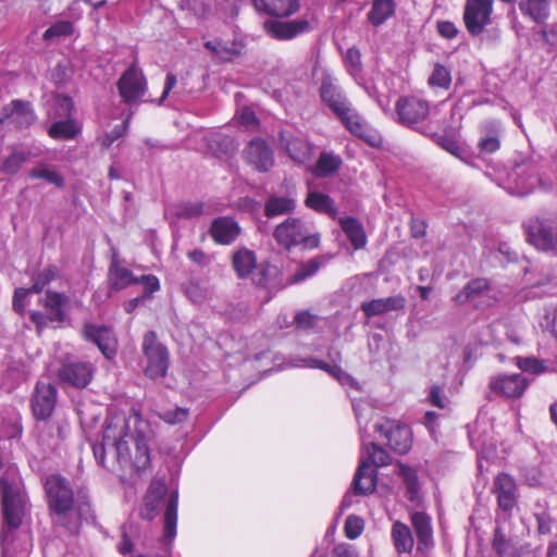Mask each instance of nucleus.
<instances>
[{"label": "nucleus", "instance_id": "72a5a7b5", "mask_svg": "<svg viewBox=\"0 0 557 557\" xmlns=\"http://www.w3.org/2000/svg\"><path fill=\"white\" fill-rule=\"evenodd\" d=\"M296 208V201L292 197L270 196L264 203V215L274 218L282 214L292 213Z\"/></svg>", "mask_w": 557, "mask_h": 557}, {"label": "nucleus", "instance_id": "f03ea898", "mask_svg": "<svg viewBox=\"0 0 557 557\" xmlns=\"http://www.w3.org/2000/svg\"><path fill=\"white\" fill-rule=\"evenodd\" d=\"M149 433L139 414L116 413L107 420L102 442L92 445L95 459L114 473L132 468L139 473L150 466Z\"/></svg>", "mask_w": 557, "mask_h": 557}, {"label": "nucleus", "instance_id": "5701e85b", "mask_svg": "<svg viewBox=\"0 0 557 557\" xmlns=\"http://www.w3.org/2000/svg\"><path fill=\"white\" fill-rule=\"evenodd\" d=\"M209 234L214 243L230 245L239 236L240 227L233 218L220 216L211 222Z\"/></svg>", "mask_w": 557, "mask_h": 557}, {"label": "nucleus", "instance_id": "423d86ee", "mask_svg": "<svg viewBox=\"0 0 557 557\" xmlns=\"http://www.w3.org/2000/svg\"><path fill=\"white\" fill-rule=\"evenodd\" d=\"M383 466V448L370 443L367 454L361 456L359 467L351 482L352 494L347 492L341 503L339 509L344 511L354 504V496H364L374 492L376 486L377 469Z\"/></svg>", "mask_w": 557, "mask_h": 557}, {"label": "nucleus", "instance_id": "7ed1b4c3", "mask_svg": "<svg viewBox=\"0 0 557 557\" xmlns=\"http://www.w3.org/2000/svg\"><path fill=\"white\" fill-rule=\"evenodd\" d=\"M44 488L53 523L69 532L77 530L81 518L91 515L90 496L86 487H79L74 493L66 478L53 473L45 479Z\"/></svg>", "mask_w": 557, "mask_h": 557}, {"label": "nucleus", "instance_id": "37998d69", "mask_svg": "<svg viewBox=\"0 0 557 557\" xmlns=\"http://www.w3.org/2000/svg\"><path fill=\"white\" fill-rule=\"evenodd\" d=\"M480 154H490L496 152L500 147L499 125L496 122L488 124V128L480 138L478 144Z\"/></svg>", "mask_w": 557, "mask_h": 557}, {"label": "nucleus", "instance_id": "6ab92c4d", "mask_svg": "<svg viewBox=\"0 0 557 557\" xmlns=\"http://www.w3.org/2000/svg\"><path fill=\"white\" fill-rule=\"evenodd\" d=\"M84 336L95 343L107 359H113L117 351V341L112 329L104 325L86 323Z\"/></svg>", "mask_w": 557, "mask_h": 557}, {"label": "nucleus", "instance_id": "c03bdc74", "mask_svg": "<svg viewBox=\"0 0 557 557\" xmlns=\"http://www.w3.org/2000/svg\"><path fill=\"white\" fill-rule=\"evenodd\" d=\"M347 129L364 140L371 147L380 148L383 141L381 135L377 132L370 129L367 125L361 123L360 117L354 120V122L347 126Z\"/></svg>", "mask_w": 557, "mask_h": 557}, {"label": "nucleus", "instance_id": "bf43d9fd", "mask_svg": "<svg viewBox=\"0 0 557 557\" xmlns=\"http://www.w3.org/2000/svg\"><path fill=\"white\" fill-rule=\"evenodd\" d=\"M185 294L194 304H202L209 296V289L199 281H189Z\"/></svg>", "mask_w": 557, "mask_h": 557}, {"label": "nucleus", "instance_id": "412c9836", "mask_svg": "<svg viewBox=\"0 0 557 557\" xmlns=\"http://www.w3.org/2000/svg\"><path fill=\"white\" fill-rule=\"evenodd\" d=\"M246 160L259 172H268L274 165L273 151L265 140L255 138L245 149Z\"/></svg>", "mask_w": 557, "mask_h": 557}, {"label": "nucleus", "instance_id": "ea45409f", "mask_svg": "<svg viewBox=\"0 0 557 557\" xmlns=\"http://www.w3.org/2000/svg\"><path fill=\"white\" fill-rule=\"evenodd\" d=\"M392 539L398 553H410L413 547V537L408 525L395 522L392 528Z\"/></svg>", "mask_w": 557, "mask_h": 557}, {"label": "nucleus", "instance_id": "8fccbe9b", "mask_svg": "<svg viewBox=\"0 0 557 557\" xmlns=\"http://www.w3.org/2000/svg\"><path fill=\"white\" fill-rule=\"evenodd\" d=\"M28 158V152L13 149L12 152L3 159L0 171L7 175H14L21 170Z\"/></svg>", "mask_w": 557, "mask_h": 557}, {"label": "nucleus", "instance_id": "f8f14e48", "mask_svg": "<svg viewBox=\"0 0 557 557\" xmlns=\"http://www.w3.org/2000/svg\"><path fill=\"white\" fill-rule=\"evenodd\" d=\"M95 367L88 361L65 359L57 371L58 380L72 387L85 388L94 377Z\"/></svg>", "mask_w": 557, "mask_h": 557}, {"label": "nucleus", "instance_id": "f257e3e1", "mask_svg": "<svg viewBox=\"0 0 557 557\" xmlns=\"http://www.w3.org/2000/svg\"><path fill=\"white\" fill-rule=\"evenodd\" d=\"M149 433L139 414L116 413L107 420L102 442L92 445L95 459L114 473L132 468L139 473L150 466Z\"/></svg>", "mask_w": 557, "mask_h": 557}, {"label": "nucleus", "instance_id": "20e7f679", "mask_svg": "<svg viewBox=\"0 0 557 557\" xmlns=\"http://www.w3.org/2000/svg\"><path fill=\"white\" fill-rule=\"evenodd\" d=\"M9 468L0 478V492L2 497L3 525L0 532V545L4 557L11 555V544L14 542L15 533L20 528L24 511L25 497L16 483L10 482Z\"/></svg>", "mask_w": 557, "mask_h": 557}, {"label": "nucleus", "instance_id": "6e6552de", "mask_svg": "<svg viewBox=\"0 0 557 557\" xmlns=\"http://www.w3.org/2000/svg\"><path fill=\"white\" fill-rule=\"evenodd\" d=\"M273 237L281 247L287 250L300 244L309 248H317L320 243L319 235H311L300 219L292 216L276 225Z\"/></svg>", "mask_w": 557, "mask_h": 557}, {"label": "nucleus", "instance_id": "4c0bfd02", "mask_svg": "<svg viewBox=\"0 0 557 557\" xmlns=\"http://www.w3.org/2000/svg\"><path fill=\"white\" fill-rule=\"evenodd\" d=\"M342 165V159L331 152H321L319 159L312 169L315 177L324 178L336 173Z\"/></svg>", "mask_w": 557, "mask_h": 557}, {"label": "nucleus", "instance_id": "7c9ffc66", "mask_svg": "<svg viewBox=\"0 0 557 557\" xmlns=\"http://www.w3.org/2000/svg\"><path fill=\"white\" fill-rule=\"evenodd\" d=\"M69 301V298L61 293L48 290L44 300V307L50 322L61 323L65 320L63 306Z\"/></svg>", "mask_w": 557, "mask_h": 557}, {"label": "nucleus", "instance_id": "58836bf2", "mask_svg": "<svg viewBox=\"0 0 557 557\" xmlns=\"http://www.w3.org/2000/svg\"><path fill=\"white\" fill-rule=\"evenodd\" d=\"M177 498V492H173L166 503L163 530L164 540L166 542H171L176 534Z\"/></svg>", "mask_w": 557, "mask_h": 557}, {"label": "nucleus", "instance_id": "338daca9", "mask_svg": "<svg viewBox=\"0 0 557 557\" xmlns=\"http://www.w3.org/2000/svg\"><path fill=\"white\" fill-rule=\"evenodd\" d=\"M188 417V410L185 408L176 407L174 409L165 410L161 418L170 424H176L185 421Z\"/></svg>", "mask_w": 557, "mask_h": 557}, {"label": "nucleus", "instance_id": "393cba45", "mask_svg": "<svg viewBox=\"0 0 557 557\" xmlns=\"http://www.w3.org/2000/svg\"><path fill=\"white\" fill-rule=\"evenodd\" d=\"M257 11L276 17H287L296 13L299 0H252Z\"/></svg>", "mask_w": 557, "mask_h": 557}, {"label": "nucleus", "instance_id": "052dcab7", "mask_svg": "<svg viewBox=\"0 0 557 557\" xmlns=\"http://www.w3.org/2000/svg\"><path fill=\"white\" fill-rule=\"evenodd\" d=\"M278 270L276 267L271 264H261L258 272L253 276V282L258 286L271 287V278L277 274Z\"/></svg>", "mask_w": 557, "mask_h": 557}, {"label": "nucleus", "instance_id": "f3484780", "mask_svg": "<svg viewBox=\"0 0 557 557\" xmlns=\"http://www.w3.org/2000/svg\"><path fill=\"white\" fill-rule=\"evenodd\" d=\"M529 384L528 379L520 373L499 374L491 379L490 388L496 395L506 398H519L524 394Z\"/></svg>", "mask_w": 557, "mask_h": 557}, {"label": "nucleus", "instance_id": "5fc2aeb1", "mask_svg": "<svg viewBox=\"0 0 557 557\" xmlns=\"http://www.w3.org/2000/svg\"><path fill=\"white\" fill-rule=\"evenodd\" d=\"M73 32V23L70 21L61 20L48 27L44 33L42 38L47 41H54L71 36Z\"/></svg>", "mask_w": 557, "mask_h": 557}, {"label": "nucleus", "instance_id": "79ce46f5", "mask_svg": "<svg viewBox=\"0 0 557 557\" xmlns=\"http://www.w3.org/2000/svg\"><path fill=\"white\" fill-rule=\"evenodd\" d=\"M81 128L73 119H63L55 121L49 128L48 135L53 139L69 140L73 139Z\"/></svg>", "mask_w": 557, "mask_h": 557}, {"label": "nucleus", "instance_id": "0e129e2a", "mask_svg": "<svg viewBox=\"0 0 557 557\" xmlns=\"http://www.w3.org/2000/svg\"><path fill=\"white\" fill-rule=\"evenodd\" d=\"M356 419L359 425L360 433L364 431L369 420L372 418L373 409L366 403H352Z\"/></svg>", "mask_w": 557, "mask_h": 557}, {"label": "nucleus", "instance_id": "4be33fe9", "mask_svg": "<svg viewBox=\"0 0 557 557\" xmlns=\"http://www.w3.org/2000/svg\"><path fill=\"white\" fill-rule=\"evenodd\" d=\"M166 494V485L162 480H153L144 497V504L140 508V517L147 521L154 519L158 513L161 504L164 502Z\"/></svg>", "mask_w": 557, "mask_h": 557}, {"label": "nucleus", "instance_id": "603ef678", "mask_svg": "<svg viewBox=\"0 0 557 557\" xmlns=\"http://www.w3.org/2000/svg\"><path fill=\"white\" fill-rule=\"evenodd\" d=\"M428 84L432 89L448 90L451 85L450 71L441 63H436L429 76Z\"/></svg>", "mask_w": 557, "mask_h": 557}, {"label": "nucleus", "instance_id": "b1692460", "mask_svg": "<svg viewBox=\"0 0 557 557\" xmlns=\"http://www.w3.org/2000/svg\"><path fill=\"white\" fill-rule=\"evenodd\" d=\"M518 8L524 18L536 25H544L550 15V0H519Z\"/></svg>", "mask_w": 557, "mask_h": 557}, {"label": "nucleus", "instance_id": "473e14b6", "mask_svg": "<svg viewBox=\"0 0 557 557\" xmlns=\"http://www.w3.org/2000/svg\"><path fill=\"white\" fill-rule=\"evenodd\" d=\"M140 285L144 287L143 294L124 304L127 313H132L140 304L150 299L152 294L160 288L159 280L151 274L141 275Z\"/></svg>", "mask_w": 557, "mask_h": 557}, {"label": "nucleus", "instance_id": "49530a36", "mask_svg": "<svg viewBox=\"0 0 557 557\" xmlns=\"http://www.w3.org/2000/svg\"><path fill=\"white\" fill-rule=\"evenodd\" d=\"M30 178H40L57 186L63 188L65 185L64 177L58 173L53 166L47 165L46 163L36 164L29 172Z\"/></svg>", "mask_w": 557, "mask_h": 557}, {"label": "nucleus", "instance_id": "3c124183", "mask_svg": "<svg viewBox=\"0 0 557 557\" xmlns=\"http://www.w3.org/2000/svg\"><path fill=\"white\" fill-rule=\"evenodd\" d=\"M74 102L70 96L58 94L53 97V111L50 119H73Z\"/></svg>", "mask_w": 557, "mask_h": 557}, {"label": "nucleus", "instance_id": "6e6d98bb", "mask_svg": "<svg viewBox=\"0 0 557 557\" xmlns=\"http://www.w3.org/2000/svg\"><path fill=\"white\" fill-rule=\"evenodd\" d=\"M516 364L521 371L533 375H539L548 371L547 363L535 357H517Z\"/></svg>", "mask_w": 557, "mask_h": 557}, {"label": "nucleus", "instance_id": "9d476101", "mask_svg": "<svg viewBox=\"0 0 557 557\" xmlns=\"http://www.w3.org/2000/svg\"><path fill=\"white\" fill-rule=\"evenodd\" d=\"M525 231L529 243L535 248L557 252V215L530 220Z\"/></svg>", "mask_w": 557, "mask_h": 557}, {"label": "nucleus", "instance_id": "680f3d73", "mask_svg": "<svg viewBox=\"0 0 557 557\" xmlns=\"http://www.w3.org/2000/svg\"><path fill=\"white\" fill-rule=\"evenodd\" d=\"M320 94L322 100L327 106L342 96V94L337 90V87L334 85L333 79L330 75H325L322 78Z\"/></svg>", "mask_w": 557, "mask_h": 557}, {"label": "nucleus", "instance_id": "f704fd0d", "mask_svg": "<svg viewBox=\"0 0 557 557\" xmlns=\"http://www.w3.org/2000/svg\"><path fill=\"white\" fill-rule=\"evenodd\" d=\"M232 263L238 277L245 278L256 268L257 258L252 250L242 248L233 255Z\"/></svg>", "mask_w": 557, "mask_h": 557}, {"label": "nucleus", "instance_id": "864d4df0", "mask_svg": "<svg viewBox=\"0 0 557 557\" xmlns=\"http://www.w3.org/2000/svg\"><path fill=\"white\" fill-rule=\"evenodd\" d=\"M329 108L336 114L343 124L347 127L359 115L350 108L349 102L343 95L329 104Z\"/></svg>", "mask_w": 557, "mask_h": 557}, {"label": "nucleus", "instance_id": "e433bc0d", "mask_svg": "<svg viewBox=\"0 0 557 557\" xmlns=\"http://www.w3.org/2000/svg\"><path fill=\"white\" fill-rule=\"evenodd\" d=\"M305 205L319 213H324L333 218L337 213L333 199L329 195L320 191H309Z\"/></svg>", "mask_w": 557, "mask_h": 557}, {"label": "nucleus", "instance_id": "bb28decb", "mask_svg": "<svg viewBox=\"0 0 557 557\" xmlns=\"http://www.w3.org/2000/svg\"><path fill=\"white\" fill-rule=\"evenodd\" d=\"M436 143L447 152L455 156L466 164L479 169L482 163L481 156H474L469 149L453 137L436 136Z\"/></svg>", "mask_w": 557, "mask_h": 557}, {"label": "nucleus", "instance_id": "c756f323", "mask_svg": "<svg viewBox=\"0 0 557 557\" xmlns=\"http://www.w3.org/2000/svg\"><path fill=\"white\" fill-rule=\"evenodd\" d=\"M108 276L110 286L115 290L124 289L133 284L140 285L141 281V276H135L131 270L121 267L115 259L110 264Z\"/></svg>", "mask_w": 557, "mask_h": 557}, {"label": "nucleus", "instance_id": "a878e982", "mask_svg": "<svg viewBox=\"0 0 557 557\" xmlns=\"http://www.w3.org/2000/svg\"><path fill=\"white\" fill-rule=\"evenodd\" d=\"M494 491L497 495L498 506L505 510H511L516 505V483L507 473L497 475L494 483Z\"/></svg>", "mask_w": 557, "mask_h": 557}, {"label": "nucleus", "instance_id": "39448f33", "mask_svg": "<svg viewBox=\"0 0 557 557\" xmlns=\"http://www.w3.org/2000/svg\"><path fill=\"white\" fill-rule=\"evenodd\" d=\"M58 392L53 384L39 381L32 397V410L38 420L39 438L47 444L57 445L65 438L67 424L62 421L48 422L57 404Z\"/></svg>", "mask_w": 557, "mask_h": 557}, {"label": "nucleus", "instance_id": "de8ad7c7", "mask_svg": "<svg viewBox=\"0 0 557 557\" xmlns=\"http://www.w3.org/2000/svg\"><path fill=\"white\" fill-rule=\"evenodd\" d=\"M396 468L406 486L408 498L414 500L419 492V479L416 469L404 463H397Z\"/></svg>", "mask_w": 557, "mask_h": 557}, {"label": "nucleus", "instance_id": "c9c22d12", "mask_svg": "<svg viewBox=\"0 0 557 557\" xmlns=\"http://www.w3.org/2000/svg\"><path fill=\"white\" fill-rule=\"evenodd\" d=\"M205 47L223 62L232 61L236 57L240 55L243 49L240 44L235 41L227 44L221 40L206 41Z\"/></svg>", "mask_w": 557, "mask_h": 557}, {"label": "nucleus", "instance_id": "9b49d317", "mask_svg": "<svg viewBox=\"0 0 557 557\" xmlns=\"http://www.w3.org/2000/svg\"><path fill=\"white\" fill-rule=\"evenodd\" d=\"M143 354L147 359L145 373L151 379L163 377L169 368L166 347L158 341L157 334L149 331L143 338Z\"/></svg>", "mask_w": 557, "mask_h": 557}, {"label": "nucleus", "instance_id": "e2e57ef3", "mask_svg": "<svg viewBox=\"0 0 557 557\" xmlns=\"http://www.w3.org/2000/svg\"><path fill=\"white\" fill-rule=\"evenodd\" d=\"M364 528L363 520L355 515H349L345 521L344 531L346 537L355 540L361 535Z\"/></svg>", "mask_w": 557, "mask_h": 557}, {"label": "nucleus", "instance_id": "a19ab883", "mask_svg": "<svg viewBox=\"0 0 557 557\" xmlns=\"http://www.w3.org/2000/svg\"><path fill=\"white\" fill-rule=\"evenodd\" d=\"M326 261H327V259L325 257L321 256V257L312 258V259L308 260L307 262L300 263L299 267L297 268L296 272L288 277L287 284H289V285L297 284V283L305 281L306 278L314 275L317 273V271L323 264H325Z\"/></svg>", "mask_w": 557, "mask_h": 557}, {"label": "nucleus", "instance_id": "a18cd8bd", "mask_svg": "<svg viewBox=\"0 0 557 557\" xmlns=\"http://www.w3.org/2000/svg\"><path fill=\"white\" fill-rule=\"evenodd\" d=\"M341 225L355 249H360L366 244V234L362 226L354 218L341 220Z\"/></svg>", "mask_w": 557, "mask_h": 557}, {"label": "nucleus", "instance_id": "69168bd1", "mask_svg": "<svg viewBox=\"0 0 557 557\" xmlns=\"http://www.w3.org/2000/svg\"><path fill=\"white\" fill-rule=\"evenodd\" d=\"M133 529V524H125L122 527V540L117 545V550L121 555H128L134 550V544L131 539V532Z\"/></svg>", "mask_w": 557, "mask_h": 557}, {"label": "nucleus", "instance_id": "aec40b11", "mask_svg": "<svg viewBox=\"0 0 557 557\" xmlns=\"http://www.w3.org/2000/svg\"><path fill=\"white\" fill-rule=\"evenodd\" d=\"M278 146L294 162L299 164L305 163L311 154V147L308 141L290 131L280 132Z\"/></svg>", "mask_w": 557, "mask_h": 557}, {"label": "nucleus", "instance_id": "09e8293b", "mask_svg": "<svg viewBox=\"0 0 557 557\" xmlns=\"http://www.w3.org/2000/svg\"><path fill=\"white\" fill-rule=\"evenodd\" d=\"M203 202L180 201L170 206L169 211L177 219H194L203 213Z\"/></svg>", "mask_w": 557, "mask_h": 557}, {"label": "nucleus", "instance_id": "2eb2a0df", "mask_svg": "<svg viewBox=\"0 0 557 557\" xmlns=\"http://www.w3.org/2000/svg\"><path fill=\"white\" fill-rule=\"evenodd\" d=\"M263 28L273 39L290 40L301 34L309 33L312 26L306 18L293 21L269 20L264 22Z\"/></svg>", "mask_w": 557, "mask_h": 557}, {"label": "nucleus", "instance_id": "c85d7f7f", "mask_svg": "<svg viewBox=\"0 0 557 557\" xmlns=\"http://www.w3.org/2000/svg\"><path fill=\"white\" fill-rule=\"evenodd\" d=\"M12 119L18 125H29L34 121V113L28 102L14 100L1 111L0 123Z\"/></svg>", "mask_w": 557, "mask_h": 557}, {"label": "nucleus", "instance_id": "a211bd4d", "mask_svg": "<svg viewBox=\"0 0 557 557\" xmlns=\"http://www.w3.org/2000/svg\"><path fill=\"white\" fill-rule=\"evenodd\" d=\"M385 444L396 454H407L413 443L411 428L400 421L385 423Z\"/></svg>", "mask_w": 557, "mask_h": 557}, {"label": "nucleus", "instance_id": "4d7b16f0", "mask_svg": "<svg viewBox=\"0 0 557 557\" xmlns=\"http://www.w3.org/2000/svg\"><path fill=\"white\" fill-rule=\"evenodd\" d=\"M58 275V268L55 265H48L42 271L38 272L32 277L33 284L29 290L33 293H40L50 282Z\"/></svg>", "mask_w": 557, "mask_h": 557}, {"label": "nucleus", "instance_id": "ddd939ff", "mask_svg": "<svg viewBox=\"0 0 557 557\" xmlns=\"http://www.w3.org/2000/svg\"><path fill=\"white\" fill-rule=\"evenodd\" d=\"M116 86L122 100L127 104L136 103L145 95L147 82L136 62L121 75Z\"/></svg>", "mask_w": 557, "mask_h": 557}, {"label": "nucleus", "instance_id": "4468645a", "mask_svg": "<svg viewBox=\"0 0 557 557\" xmlns=\"http://www.w3.org/2000/svg\"><path fill=\"white\" fill-rule=\"evenodd\" d=\"M494 0H467L463 21L472 36L480 35L491 23Z\"/></svg>", "mask_w": 557, "mask_h": 557}, {"label": "nucleus", "instance_id": "cd10ccee", "mask_svg": "<svg viewBox=\"0 0 557 557\" xmlns=\"http://www.w3.org/2000/svg\"><path fill=\"white\" fill-rule=\"evenodd\" d=\"M411 522L418 537V549L422 552L431 549L434 545L431 518L418 511L412 513Z\"/></svg>", "mask_w": 557, "mask_h": 557}, {"label": "nucleus", "instance_id": "1a4fd4ad", "mask_svg": "<svg viewBox=\"0 0 557 557\" xmlns=\"http://www.w3.org/2000/svg\"><path fill=\"white\" fill-rule=\"evenodd\" d=\"M498 301V290L486 278H473L454 297L457 306L469 305L475 309L493 307Z\"/></svg>", "mask_w": 557, "mask_h": 557}, {"label": "nucleus", "instance_id": "774afa93", "mask_svg": "<svg viewBox=\"0 0 557 557\" xmlns=\"http://www.w3.org/2000/svg\"><path fill=\"white\" fill-rule=\"evenodd\" d=\"M331 557H359V555L352 545L339 543L333 547Z\"/></svg>", "mask_w": 557, "mask_h": 557}, {"label": "nucleus", "instance_id": "dca6fc26", "mask_svg": "<svg viewBox=\"0 0 557 557\" xmlns=\"http://www.w3.org/2000/svg\"><path fill=\"white\" fill-rule=\"evenodd\" d=\"M539 183L537 174L530 164H517L508 176V185L504 186L511 195L525 196Z\"/></svg>", "mask_w": 557, "mask_h": 557}, {"label": "nucleus", "instance_id": "2f4dec72", "mask_svg": "<svg viewBox=\"0 0 557 557\" xmlns=\"http://www.w3.org/2000/svg\"><path fill=\"white\" fill-rule=\"evenodd\" d=\"M206 146L212 156L222 159L233 154L236 150L234 140L222 134H211L206 137Z\"/></svg>", "mask_w": 557, "mask_h": 557}, {"label": "nucleus", "instance_id": "13d9d810", "mask_svg": "<svg viewBox=\"0 0 557 557\" xmlns=\"http://www.w3.org/2000/svg\"><path fill=\"white\" fill-rule=\"evenodd\" d=\"M540 326L543 332L549 333L557 339V306H546L540 318Z\"/></svg>", "mask_w": 557, "mask_h": 557}, {"label": "nucleus", "instance_id": "0eeeda50", "mask_svg": "<svg viewBox=\"0 0 557 557\" xmlns=\"http://www.w3.org/2000/svg\"><path fill=\"white\" fill-rule=\"evenodd\" d=\"M445 104L442 101L431 109L430 103L419 97L400 98L396 103V111L399 121L419 133L435 136L430 127L424 123L428 116L433 119L441 107Z\"/></svg>", "mask_w": 557, "mask_h": 557}]
</instances>
